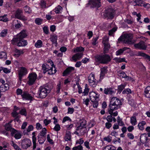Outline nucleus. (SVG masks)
<instances>
[{
    "mask_svg": "<svg viewBox=\"0 0 150 150\" xmlns=\"http://www.w3.org/2000/svg\"><path fill=\"white\" fill-rule=\"evenodd\" d=\"M22 10L20 9H18L15 13V17L16 18L23 21H26L27 20V18L23 14Z\"/></svg>",
    "mask_w": 150,
    "mask_h": 150,
    "instance_id": "nucleus-7",
    "label": "nucleus"
},
{
    "mask_svg": "<svg viewBox=\"0 0 150 150\" xmlns=\"http://www.w3.org/2000/svg\"><path fill=\"white\" fill-rule=\"evenodd\" d=\"M83 55V54L81 52H79L75 54L73 56V58L75 56H77L78 58L80 59Z\"/></svg>",
    "mask_w": 150,
    "mask_h": 150,
    "instance_id": "nucleus-54",
    "label": "nucleus"
},
{
    "mask_svg": "<svg viewBox=\"0 0 150 150\" xmlns=\"http://www.w3.org/2000/svg\"><path fill=\"white\" fill-rule=\"evenodd\" d=\"M27 36L26 31L25 30H23L17 35L16 38L13 39H23L25 38Z\"/></svg>",
    "mask_w": 150,
    "mask_h": 150,
    "instance_id": "nucleus-15",
    "label": "nucleus"
},
{
    "mask_svg": "<svg viewBox=\"0 0 150 150\" xmlns=\"http://www.w3.org/2000/svg\"><path fill=\"white\" fill-rule=\"evenodd\" d=\"M37 75L35 73H31L29 76V80L28 83L29 85L33 84L36 80Z\"/></svg>",
    "mask_w": 150,
    "mask_h": 150,
    "instance_id": "nucleus-13",
    "label": "nucleus"
},
{
    "mask_svg": "<svg viewBox=\"0 0 150 150\" xmlns=\"http://www.w3.org/2000/svg\"><path fill=\"white\" fill-rule=\"evenodd\" d=\"M95 58L97 62L103 64L107 63L111 60L110 57L107 54L98 55L95 56Z\"/></svg>",
    "mask_w": 150,
    "mask_h": 150,
    "instance_id": "nucleus-2",
    "label": "nucleus"
},
{
    "mask_svg": "<svg viewBox=\"0 0 150 150\" xmlns=\"http://www.w3.org/2000/svg\"><path fill=\"white\" fill-rule=\"evenodd\" d=\"M83 104H85L87 106H88V104L89 102L90 101L89 99L88 98H87L86 99H83Z\"/></svg>",
    "mask_w": 150,
    "mask_h": 150,
    "instance_id": "nucleus-58",
    "label": "nucleus"
},
{
    "mask_svg": "<svg viewBox=\"0 0 150 150\" xmlns=\"http://www.w3.org/2000/svg\"><path fill=\"white\" fill-rule=\"evenodd\" d=\"M112 126L110 122H107L105 123V127L107 129H109Z\"/></svg>",
    "mask_w": 150,
    "mask_h": 150,
    "instance_id": "nucleus-60",
    "label": "nucleus"
},
{
    "mask_svg": "<svg viewBox=\"0 0 150 150\" xmlns=\"http://www.w3.org/2000/svg\"><path fill=\"white\" fill-rule=\"evenodd\" d=\"M49 93L50 91L46 87L41 86L39 88L38 93V98H45Z\"/></svg>",
    "mask_w": 150,
    "mask_h": 150,
    "instance_id": "nucleus-4",
    "label": "nucleus"
},
{
    "mask_svg": "<svg viewBox=\"0 0 150 150\" xmlns=\"http://www.w3.org/2000/svg\"><path fill=\"white\" fill-rule=\"evenodd\" d=\"M50 67L48 64H43L42 65V69L43 70V72L44 74L46 72L49 71Z\"/></svg>",
    "mask_w": 150,
    "mask_h": 150,
    "instance_id": "nucleus-21",
    "label": "nucleus"
},
{
    "mask_svg": "<svg viewBox=\"0 0 150 150\" xmlns=\"http://www.w3.org/2000/svg\"><path fill=\"white\" fill-rule=\"evenodd\" d=\"M84 48L82 47H77L76 48L74 49V51L75 52H81L84 51Z\"/></svg>",
    "mask_w": 150,
    "mask_h": 150,
    "instance_id": "nucleus-42",
    "label": "nucleus"
},
{
    "mask_svg": "<svg viewBox=\"0 0 150 150\" xmlns=\"http://www.w3.org/2000/svg\"><path fill=\"white\" fill-rule=\"evenodd\" d=\"M113 89L111 87L105 88L104 90V93L105 94L111 95L115 93Z\"/></svg>",
    "mask_w": 150,
    "mask_h": 150,
    "instance_id": "nucleus-17",
    "label": "nucleus"
},
{
    "mask_svg": "<svg viewBox=\"0 0 150 150\" xmlns=\"http://www.w3.org/2000/svg\"><path fill=\"white\" fill-rule=\"evenodd\" d=\"M50 64V67L48 71V74L50 75H52L55 74L56 71V69L52 61H51Z\"/></svg>",
    "mask_w": 150,
    "mask_h": 150,
    "instance_id": "nucleus-16",
    "label": "nucleus"
},
{
    "mask_svg": "<svg viewBox=\"0 0 150 150\" xmlns=\"http://www.w3.org/2000/svg\"><path fill=\"white\" fill-rule=\"evenodd\" d=\"M42 45V42L41 40H38L35 44V46L37 48L41 47Z\"/></svg>",
    "mask_w": 150,
    "mask_h": 150,
    "instance_id": "nucleus-35",
    "label": "nucleus"
},
{
    "mask_svg": "<svg viewBox=\"0 0 150 150\" xmlns=\"http://www.w3.org/2000/svg\"><path fill=\"white\" fill-rule=\"evenodd\" d=\"M60 125L59 124H56L54 127V129L55 131H58L60 129Z\"/></svg>",
    "mask_w": 150,
    "mask_h": 150,
    "instance_id": "nucleus-57",
    "label": "nucleus"
},
{
    "mask_svg": "<svg viewBox=\"0 0 150 150\" xmlns=\"http://www.w3.org/2000/svg\"><path fill=\"white\" fill-rule=\"evenodd\" d=\"M27 73V69L24 67H21L18 72L19 78L20 81H21L22 77L25 75Z\"/></svg>",
    "mask_w": 150,
    "mask_h": 150,
    "instance_id": "nucleus-14",
    "label": "nucleus"
},
{
    "mask_svg": "<svg viewBox=\"0 0 150 150\" xmlns=\"http://www.w3.org/2000/svg\"><path fill=\"white\" fill-rule=\"evenodd\" d=\"M102 43L103 44L109 43L108 39L107 38H104L103 39Z\"/></svg>",
    "mask_w": 150,
    "mask_h": 150,
    "instance_id": "nucleus-64",
    "label": "nucleus"
},
{
    "mask_svg": "<svg viewBox=\"0 0 150 150\" xmlns=\"http://www.w3.org/2000/svg\"><path fill=\"white\" fill-rule=\"evenodd\" d=\"M10 131L11 132V134L12 136H13L14 135L18 132L17 130L13 128H12Z\"/></svg>",
    "mask_w": 150,
    "mask_h": 150,
    "instance_id": "nucleus-50",
    "label": "nucleus"
},
{
    "mask_svg": "<svg viewBox=\"0 0 150 150\" xmlns=\"http://www.w3.org/2000/svg\"><path fill=\"white\" fill-rule=\"evenodd\" d=\"M104 51L105 53H107L108 52L109 49L110 48V46L109 43L104 44Z\"/></svg>",
    "mask_w": 150,
    "mask_h": 150,
    "instance_id": "nucleus-36",
    "label": "nucleus"
},
{
    "mask_svg": "<svg viewBox=\"0 0 150 150\" xmlns=\"http://www.w3.org/2000/svg\"><path fill=\"white\" fill-rule=\"evenodd\" d=\"M35 93H32V94H30L26 91H24L21 94V96L23 100H29L30 101L33 100L34 95Z\"/></svg>",
    "mask_w": 150,
    "mask_h": 150,
    "instance_id": "nucleus-8",
    "label": "nucleus"
},
{
    "mask_svg": "<svg viewBox=\"0 0 150 150\" xmlns=\"http://www.w3.org/2000/svg\"><path fill=\"white\" fill-rule=\"evenodd\" d=\"M126 86V84H121L120 86H118L117 89L118 92H121L124 88Z\"/></svg>",
    "mask_w": 150,
    "mask_h": 150,
    "instance_id": "nucleus-41",
    "label": "nucleus"
},
{
    "mask_svg": "<svg viewBox=\"0 0 150 150\" xmlns=\"http://www.w3.org/2000/svg\"><path fill=\"white\" fill-rule=\"evenodd\" d=\"M138 56H142L150 61V56L142 52H139L138 53Z\"/></svg>",
    "mask_w": 150,
    "mask_h": 150,
    "instance_id": "nucleus-27",
    "label": "nucleus"
},
{
    "mask_svg": "<svg viewBox=\"0 0 150 150\" xmlns=\"http://www.w3.org/2000/svg\"><path fill=\"white\" fill-rule=\"evenodd\" d=\"M74 70V68L72 67H69L67 68L63 72V76H65Z\"/></svg>",
    "mask_w": 150,
    "mask_h": 150,
    "instance_id": "nucleus-19",
    "label": "nucleus"
},
{
    "mask_svg": "<svg viewBox=\"0 0 150 150\" xmlns=\"http://www.w3.org/2000/svg\"><path fill=\"white\" fill-rule=\"evenodd\" d=\"M104 139L105 141H107L108 142H110L112 140V137L110 136H108L107 137L104 138Z\"/></svg>",
    "mask_w": 150,
    "mask_h": 150,
    "instance_id": "nucleus-61",
    "label": "nucleus"
},
{
    "mask_svg": "<svg viewBox=\"0 0 150 150\" xmlns=\"http://www.w3.org/2000/svg\"><path fill=\"white\" fill-rule=\"evenodd\" d=\"M62 9V7L58 5L54 9V11L57 13H61Z\"/></svg>",
    "mask_w": 150,
    "mask_h": 150,
    "instance_id": "nucleus-34",
    "label": "nucleus"
},
{
    "mask_svg": "<svg viewBox=\"0 0 150 150\" xmlns=\"http://www.w3.org/2000/svg\"><path fill=\"white\" fill-rule=\"evenodd\" d=\"M36 128L38 130L42 129V126L39 123H37L36 124Z\"/></svg>",
    "mask_w": 150,
    "mask_h": 150,
    "instance_id": "nucleus-62",
    "label": "nucleus"
},
{
    "mask_svg": "<svg viewBox=\"0 0 150 150\" xmlns=\"http://www.w3.org/2000/svg\"><path fill=\"white\" fill-rule=\"evenodd\" d=\"M122 105L121 100L116 97L112 98L110 101V108L113 110H116L120 107Z\"/></svg>",
    "mask_w": 150,
    "mask_h": 150,
    "instance_id": "nucleus-1",
    "label": "nucleus"
},
{
    "mask_svg": "<svg viewBox=\"0 0 150 150\" xmlns=\"http://www.w3.org/2000/svg\"><path fill=\"white\" fill-rule=\"evenodd\" d=\"M140 141L142 144L147 143V141L148 139L147 136L145 134H143L140 136Z\"/></svg>",
    "mask_w": 150,
    "mask_h": 150,
    "instance_id": "nucleus-18",
    "label": "nucleus"
},
{
    "mask_svg": "<svg viewBox=\"0 0 150 150\" xmlns=\"http://www.w3.org/2000/svg\"><path fill=\"white\" fill-rule=\"evenodd\" d=\"M113 117L111 115H108L106 118L108 122H112V121Z\"/></svg>",
    "mask_w": 150,
    "mask_h": 150,
    "instance_id": "nucleus-55",
    "label": "nucleus"
},
{
    "mask_svg": "<svg viewBox=\"0 0 150 150\" xmlns=\"http://www.w3.org/2000/svg\"><path fill=\"white\" fill-rule=\"evenodd\" d=\"M64 139L65 141L70 140L71 139V132L69 131H67Z\"/></svg>",
    "mask_w": 150,
    "mask_h": 150,
    "instance_id": "nucleus-29",
    "label": "nucleus"
},
{
    "mask_svg": "<svg viewBox=\"0 0 150 150\" xmlns=\"http://www.w3.org/2000/svg\"><path fill=\"white\" fill-rule=\"evenodd\" d=\"M21 144L22 148L26 149L31 146V142L29 139H25L22 141Z\"/></svg>",
    "mask_w": 150,
    "mask_h": 150,
    "instance_id": "nucleus-11",
    "label": "nucleus"
},
{
    "mask_svg": "<svg viewBox=\"0 0 150 150\" xmlns=\"http://www.w3.org/2000/svg\"><path fill=\"white\" fill-rule=\"evenodd\" d=\"M0 57L1 58L6 59L7 56L6 53L4 52H1L0 54Z\"/></svg>",
    "mask_w": 150,
    "mask_h": 150,
    "instance_id": "nucleus-49",
    "label": "nucleus"
},
{
    "mask_svg": "<svg viewBox=\"0 0 150 150\" xmlns=\"http://www.w3.org/2000/svg\"><path fill=\"white\" fill-rule=\"evenodd\" d=\"M12 146L16 150H21L19 147L13 141H11Z\"/></svg>",
    "mask_w": 150,
    "mask_h": 150,
    "instance_id": "nucleus-43",
    "label": "nucleus"
},
{
    "mask_svg": "<svg viewBox=\"0 0 150 150\" xmlns=\"http://www.w3.org/2000/svg\"><path fill=\"white\" fill-rule=\"evenodd\" d=\"M88 80L90 85L93 87L96 86L98 82L97 80L95 79V75L92 73L89 75Z\"/></svg>",
    "mask_w": 150,
    "mask_h": 150,
    "instance_id": "nucleus-9",
    "label": "nucleus"
},
{
    "mask_svg": "<svg viewBox=\"0 0 150 150\" xmlns=\"http://www.w3.org/2000/svg\"><path fill=\"white\" fill-rule=\"evenodd\" d=\"M25 12L28 13H30L31 12L32 10L30 8L27 6H26L25 7Z\"/></svg>",
    "mask_w": 150,
    "mask_h": 150,
    "instance_id": "nucleus-47",
    "label": "nucleus"
},
{
    "mask_svg": "<svg viewBox=\"0 0 150 150\" xmlns=\"http://www.w3.org/2000/svg\"><path fill=\"white\" fill-rule=\"evenodd\" d=\"M79 123L80 125L83 126V127H85V128L86 129V122L85 120L84 119H81L80 120Z\"/></svg>",
    "mask_w": 150,
    "mask_h": 150,
    "instance_id": "nucleus-39",
    "label": "nucleus"
},
{
    "mask_svg": "<svg viewBox=\"0 0 150 150\" xmlns=\"http://www.w3.org/2000/svg\"><path fill=\"white\" fill-rule=\"evenodd\" d=\"M130 122L132 125L133 126L135 125L137 123V120L136 117L132 116L130 117Z\"/></svg>",
    "mask_w": 150,
    "mask_h": 150,
    "instance_id": "nucleus-30",
    "label": "nucleus"
},
{
    "mask_svg": "<svg viewBox=\"0 0 150 150\" xmlns=\"http://www.w3.org/2000/svg\"><path fill=\"white\" fill-rule=\"evenodd\" d=\"M13 24L15 27L16 29L20 28L22 27V24H21L20 21L17 20H15L13 21Z\"/></svg>",
    "mask_w": 150,
    "mask_h": 150,
    "instance_id": "nucleus-23",
    "label": "nucleus"
},
{
    "mask_svg": "<svg viewBox=\"0 0 150 150\" xmlns=\"http://www.w3.org/2000/svg\"><path fill=\"white\" fill-rule=\"evenodd\" d=\"M117 27H114L112 29L109 31L108 34L109 35H112L117 30Z\"/></svg>",
    "mask_w": 150,
    "mask_h": 150,
    "instance_id": "nucleus-37",
    "label": "nucleus"
},
{
    "mask_svg": "<svg viewBox=\"0 0 150 150\" xmlns=\"http://www.w3.org/2000/svg\"><path fill=\"white\" fill-rule=\"evenodd\" d=\"M93 103V106L94 108H97L98 105V103L97 100H94V101H91Z\"/></svg>",
    "mask_w": 150,
    "mask_h": 150,
    "instance_id": "nucleus-45",
    "label": "nucleus"
},
{
    "mask_svg": "<svg viewBox=\"0 0 150 150\" xmlns=\"http://www.w3.org/2000/svg\"><path fill=\"white\" fill-rule=\"evenodd\" d=\"M6 15H4L3 16H0V21L4 22H6L8 21V19L6 17Z\"/></svg>",
    "mask_w": 150,
    "mask_h": 150,
    "instance_id": "nucleus-44",
    "label": "nucleus"
},
{
    "mask_svg": "<svg viewBox=\"0 0 150 150\" xmlns=\"http://www.w3.org/2000/svg\"><path fill=\"white\" fill-rule=\"evenodd\" d=\"M21 135L19 132H17L14 135V137L16 139H20L21 138Z\"/></svg>",
    "mask_w": 150,
    "mask_h": 150,
    "instance_id": "nucleus-46",
    "label": "nucleus"
},
{
    "mask_svg": "<svg viewBox=\"0 0 150 150\" xmlns=\"http://www.w3.org/2000/svg\"><path fill=\"white\" fill-rule=\"evenodd\" d=\"M20 113L22 115H26V110L25 109L21 110L20 111Z\"/></svg>",
    "mask_w": 150,
    "mask_h": 150,
    "instance_id": "nucleus-59",
    "label": "nucleus"
},
{
    "mask_svg": "<svg viewBox=\"0 0 150 150\" xmlns=\"http://www.w3.org/2000/svg\"><path fill=\"white\" fill-rule=\"evenodd\" d=\"M57 36L53 35L50 37V40L52 42L53 44H55L56 45L57 44Z\"/></svg>",
    "mask_w": 150,
    "mask_h": 150,
    "instance_id": "nucleus-32",
    "label": "nucleus"
},
{
    "mask_svg": "<svg viewBox=\"0 0 150 150\" xmlns=\"http://www.w3.org/2000/svg\"><path fill=\"white\" fill-rule=\"evenodd\" d=\"M14 52L15 54H14V56L17 57H19L21 54L23 53V52L22 50H18L17 49H15L14 50Z\"/></svg>",
    "mask_w": 150,
    "mask_h": 150,
    "instance_id": "nucleus-31",
    "label": "nucleus"
},
{
    "mask_svg": "<svg viewBox=\"0 0 150 150\" xmlns=\"http://www.w3.org/2000/svg\"><path fill=\"white\" fill-rule=\"evenodd\" d=\"M128 49H129V48L127 47H124L122 49H120L116 51V54L117 55H120L123 53L124 51Z\"/></svg>",
    "mask_w": 150,
    "mask_h": 150,
    "instance_id": "nucleus-26",
    "label": "nucleus"
},
{
    "mask_svg": "<svg viewBox=\"0 0 150 150\" xmlns=\"http://www.w3.org/2000/svg\"><path fill=\"white\" fill-rule=\"evenodd\" d=\"M44 33L46 34L49 33V30L47 26H45L43 28Z\"/></svg>",
    "mask_w": 150,
    "mask_h": 150,
    "instance_id": "nucleus-63",
    "label": "nucleus"
},
{
    "mask_svg": "<svg viewBox=\"0 0 150 150\" xmlns=\"http://www.w3.org/2000/svg\"><path fill=\"white\" fill-rule=\"evenodd\" d=\"M7 34V30H3L1 33V35L2 37H4L6 36Z\"/></svg>",
    "mask_w": 150,
    "mask_h": 150,
    "instance_id": "nucleus-56",
    "label": "nucleus"
},
{
    "mask_svg": "<svg viewBox=\"0 0 150 150\" xmlns=\"http://www.w3.org/2000/svg\"><path fill=\"white\" fill-rule=\"evenodd\" d=\"M4 127L5 129L7 131H10L13 128L12 125L8 123L6 124L4 126Z\"/></svg>",
    "mask_w": 150,
    "mask_h": 150,
    "instance_id": "nucleus-33",
    "label": "nucleus"
},
{
    "mask_svg": "<svg viewBox=\"0 0 150 150\" xmlns=\"http://www.w3.org/2000/svg\"><path fill=\"white\" fill-rule=\"evenodd\" d=\"M134 46L136 48L144 50H146L147 47L145 42L142 41L138 43L134 44Z\"/></svg>",
    "mask_w": 150,
    "mask_h": 150,
    "instance_id": "nucleus-12",
    "label": "nucleus"
},
{
    "mask_svg": "<svg viewBox=\"0 0 150 150\" xmlns=\"http://www.w3.org/2000/svg\"><path fill=\"white\" fill-rule=\"evenodd\" d=\"M103 13V17L105 18L112 19L115 14V11L112 8H108L106 9Z\"/></svg>",
    "mask_w": 150,
    "mask_h": 150,
    "instance_id": "nucleus-5",
    "label": "nucleus"
},
{
    "mask_svg": "<svg viewBox=\"0 0 150 150\" xmlns=\"http://www.w3.org/2000/svg\"><path fill=\"white\" fill-rule=\"evenodd\" d=\"M118 75L120 77H122V78H125V76H126V74L123 71H120L118 73Z\"/></svg>",
    "mask_w": 150,
    "mask_h": 150,
    "instance_id": "nucleus-53",
    "label": "nucleus"
},
{
    "mask_svg": "<svg viewBox=\"0 0 150 150\" xmlns=\"http://www.w3.org/2000/svg\"><path fill=\"white\" fill-rule=\"evenodd\" d=\"M98 98V96H97V94L94 92L91 93L90 95V98L91 101H94V100H97Z\"/></svg>",
    "mask_w": 150,
    "mask_h": 150,
    "instance_id": "nucleus-24",
    "label": "nucleus"
},
{
    "mask_svg": "<svg viewBox=\"0 0 150 150\" xmlns=\"http://www.w3.org/2000/svg\"><path fill=\"white\" fill-rule=\"evenodd\" d=\"M106 147L108 150H116L115 147L113 146L108 145Z\"/></svg>",
    "mask_w": 150,
    "mask_h": 150,
    "instance_id": "nucleus-51",
    "label": "nucleus"
},
{
    "mask_svg": "<svg viewBox=\"0 0 150 150\" xmlns=\"http://www.w3.org/2000/svg\"><path fill=\"white\" fill-rule=\"evenodd\" d=\"M144 93L145 96L148 98H150V86L147 87L145 89Z\"/></svg>",
    "mask_w": 150,
    "mask_h": 150,
    "instance_id": "nucleus-25",
    "label": "nucleus"
},
{
    "mask_svg": "<svg viewBox=\"0 0 150 150\" xmlns=\"http://www.w3.org/2000/svg\"><path fill=\"white\" fill-rule=\"evenodd\" d=\"M101 6L99 1H89L88 3L86 4V6H90L91 8L95 7L98 8Z\"/></svg>",
    "mask_w": 150,
    "mask_h": 150,
    "instance_id": "nucleus-10",
    "label": "nucleus"
},
{
    "mask_svg": "<svg viewBox=\"0 0 150 150\" xmlns=\"http://www.w3.org/2000/svg\"><path fill=\"white\" fill-rule=\"evenodd\" d=\"M47 133V130L45 128H42L41 131L40 132L38 136L42 137L43 141L46 139L45 135Z\"/></svg>",
    "mask_w": 150,
    "mask_h": 150,
    "instance_id": "nucleus-20",
    "label": "nucleus"
},
{
    "mask_svg": "<svg viewBox=\"0 0 150 150\" xmlns=\"http://www.w3.org/2000/svg\"><path fill=\"white\" fill-rule=\"evenodd\" d=\"M138 4V6H144L147 8H149L150 7V5L149 4H144L142 2V1L141 2H140L139 4Z\"/></svg>",
    "mask_w": 150,
    "mask_h": 150,
    "instance_id": "nucleus-38",
    "label": "nucleus"
},
{
    "mask_svg": "<svg viewBox=\"0 0 150 150\" xmlns=\"http://www.w3.org/2000/svg\"><path fill=\"white\" fill-rule=\"evenodd\" d=\"M146 124V123L145 121H142L138 123V127L139 129L142 130L144 129V126Z\"/></svg>",
    "mask_w": 150,
    "mask_h": 150,
    "instance_id": "nucleus-28",
    "label": "nucleus"
},
{
    "mask_svg": "<svg viewBox=\"0 0 150 150\" xmlns=\"http://www.w3.org/2000/svg\"><path fill=\"white\" fill-rule=\"evenodd\" d=\"M11 42L13 44H17V45L19 47L24 46L27 44V41L23 39H13Z\"/></svg>",
    "mask_w": 150,
    "mask_h": 150,
    "instance_id": "nucleus-6",
    "label": "nucleus"
},
{
    "mask_svg": "<svg viewBox=\"0 0 150 150\" xmlns=\"http://www.w3.org/2000/svg\"><path fill=\"white\" fill-rule=\"evenodd\" d=\"M42 137L38 136V140L39 144H43L44 142L45 141V140L44 141H43V139L42 138Z\"/></svg>",
    "mask_w": 150,
    "mask_h": 150,
    "instance_id": "nucleus-52",
    "label": "nucleus"
},
{
    "mask_svg": "<svg viewBox=\"0 0 150 150\" xmlns=\"http://www.w3.org/2000/svg\"><path fill=\"white\" fill-rule=\"evenodd\" d=\"M114 60L116 62L119 63L125 62V58H120L117 57L115 58Z\"/></svg>",
    "mask_w": 150,
    "mask_h": 150,
    "instance_id": "nucleus-40",
    "label": "nucleus"
},
{
    "mask_svg": "<svg viewBox=\"0 0 150 150\" xmlns=\"http://www.w3.org/2000/svg\"><path fill=\"white\" fill-rule=\"evenodd\" d=\"M42 21V20L40 18H37L35 20V23L38 25L41 24Z\"/></svg>",
    "mask_w": 150,
    "mask_h": 150,
    "instance_id": "nucleus-48",
    "label": "nucleus"
},
{
    "mask_svg": "<svg viewBox=\"0 0 150 150\" xmlns=\"http://www.w3.org/2000/svg\"><path fill=\"white\" fill-rule=\"evenodd\" d=\"M9 85L8 84L6 83L5 84L1 85L0 87V89L2 92H4L8 90L9 89Z\"/></svg>",
    "mask_w": 150,
    "mask_h": 150,
    "instance_id": "nucleus-22",
    "label": "nucleus"
},
{
    "mask_svg": "<svg viewBox=\"0 0 150 150\" xmlns=\"http://www.w3.org/2000/svg\"><path fill=\"white\" fill-rule=\"evenodd\" d=\"M132 35L131 34H126L121 36L118 39L119 41H122L127 44H132L133 43L132 39Z\"/></svg>",
    "mask_w": 150,
    "mask_h": 150,
    "instance_id": "nucleus-3",
    "label": "nucleus"
}]
</instances>
